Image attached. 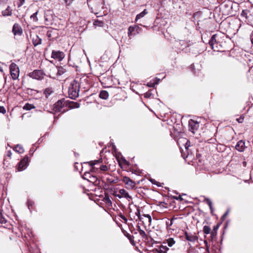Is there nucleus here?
Segmentation results:
<instances>
[{
  "label": "nucleus",
  "instance_id": "obj_31",
  "mask_svg": "<svg viewBox=\"0 0 253 253\" xmlns=\"http://www.w3.org/2000/svg\"><path fill=\"white\" fill-rule=\"evenodd\" d=\"M159 81H160V80L156 78L155 79V83L150 82L147 83V85L149 87H154L155 84H158Z\"/></svg>",
  "mask_w": 253,
  "mask_h": 253
},
{
  "label": "nucleus",
  "instance_id": "obj_10",
  "mask_svg": "<svg viewBox=\"0 0 253 253\" xmlns=\"http://www.w3.org/2000/svg\"><path fill=\"white\" fill-rule=\"evenodd\" d=\"M116 197L121 199L122 198H126L129 200L131 199L128 192L124 189H121L119 191V193L115 195Z\"/></svg>",
  "mask_w": 253,
  "mask_h": 253
},
{
  "label": "nucleus",
  "instance_id": "obj_39",
  "mask_svg": "<svg viewBox=\"0 0 253 253\" xmlns=\"http://www.w3.org/2000/svg\"><path fill=\"white\" fill-rule=\"evenodd\" d=\"M135 214L138 216V218L140 220L142 219V217L141 216V215H140V210L139 209H137V211L135 212Z\"/></svg>",
  "mask_w": 253,
  "mask_h": 253
},
{
  "label": "nucleus",
  "instance_id": "obj_50",
  "mask_svg": "<svg viewBox=\"0 0 253 253\" xmlns=\"http://www.w3.org/2000/svg\"><path fill=\"white\" fill-rule=\"evenodd\" d=\"M46 35L48 37V38H50L51 37V33L49 32V31H47V34H46Z\"/></svg>",
  "mask_w": 253,
  "mask_h": 253
},
{
  "label": "nucleus",
  "instance_id": "obj_44",
  "mask_svg": "<svg viewBox=\"0 0 253 253\" xmlns=\"http://www.w3.org/2000/svg\"><path fill=\"white\" fill-rule=\"evenodd\" d=\"M229 213V210L227 211L225 213L222 215L221 219L222 220H224V219L226 218V216L228 215Z\"/></svg>",
  "mask_w": 253,
  "mask_h": 253
},
{
  "label": "nucleus",
  "instance_id": "obj_15",
  "mask_svg": "<svg viewBox=\"0 0 253 253\" xmlns=\"http://www.w3.org/2000/svg\"><path fill=\"white\" fill-rule=\"evenodd\" d=\"M12 32L14 35H21L22 29L19 24L15 23L12 28Z\"/></svg>",
  "mask_w": 253,
  "mask_h": 253
},
{
  "label": "nucleus",
  "instance_id": "obj_53",
  "mask_svg": "<svg viewBox=\"0 0 253 253\" xmlns=\"http://www.w3.org/2000/svg\"><path fill=\"white\" fill-rule=\"evenodd\" d=\"M30 151H33V152L35 151V150H34L33 149H31L30 150Z\"/></svg>",
  "mask_w": 253,
  "mask_h": 253
},
{
  "label": "nucleus",
  "instance_id": "obj_6",
  "mask_svg": "<svg viewBox=\"0 0 253 253\" xmlns=\"http://www.w3.org/2000/svg\"><path fill=\"white\" fill-rule=\"evenodd\" d=\"M80 106V104L76 102L66 101L64 102V112L69 109L78 108Z\"/></svg>",
  "mask_w": 253,
  "mask_h": 253
},
{
  "label": "nucleus",
  "instance_id": "obj_45",
  "mask_svg": "<svg viewBox=\"0 0 253 253\" xmlns=\"http://www.w3.org/2000/svg\"><path fill=\"white\" fill-rule=\"evenodd\" d=\"M6 112V110L3 107L0 106V113L4 114Z\"/></svg>",
  "mask_w": 253,
  "mask_h": 253
},
{
  "label": "nucleus",
  "instance_id": "obj_46",
  "mask_svg": "<svg viewBox=\"0 0 253 253\" xmlns=\"http://www.w3.org/2000/svg\"><path fill=\"white\" fill-rule=\"evenodd\" d=\"M236 120L240 123H241L243 122L244 121V118L242 117H240V118H237L236 119Z\"/></svg>",
  "mask_w": 253,
  "mask_h": 253
},
{
  "label": "nucleus",
  "instance_id": "obj_16",
  "mask_svg": "<svg viewBox=\"0 0 253 253\" xmlns=\"http://www.w3.org/2000/svg\"><path fill=\"white\" fill-rule=\"evenodd\" d=\"M51 57L60 61L63 58V53L60 51L53 50L51 54Z\"/></svg>",
  "mask_w": 253,
  "mask_h": 253
},
{
  "label": "nucleus",
  "instance_id": "obj_22",
  "mask_svg": "<svg viewBox=\"0 0 253 253\" xmlns=\"http://www.w3.org/2000/svg\"><path fill=\"white\" fill-rule=\"evenodd\" d=\"M108 95V92L106 90H102L99 93V97L103 99H107Z\"/></svg>",
  "mask_w": 253,
  "mask_h": 253
},
{
  "label": "nucleus",
  "instance_id": "obj_26",
  "mask_svg": "<svg viewBox=\"0 0 253 253\" xmlns=\"http://www.w3.org/2000/svg\"><path fill=\"white\" fill-rule=\"evenodd\" d=\"M88 181L94 184H98L99 183V180L97 177L94 174L90 177L88 180Z\"/></svg>",
  "mask_w": 253,
  "mask_h": 253
},
{
  "label": "nucleus",
  "instance_id": "obj_52",
  "mask_svg": "<svg viewBox=\"0 0 253 253\" xmlns=\"http://www.w3.org/2000/svg\"><path fill=\"white\" fill-rule=\"evenodd\" d=\"M11 152L9 151H8L7 152V156L10 157L11 156Z\"/></svg>",
  "mask_w": 253,
  "mask_h": 253
},
{
  "label": "nucleus",
  "instance_id": "obj_43",
  "mask_svg": "<svg viewBox=\"0 0 253 253\" xmlns=\"http://www.w3.org/2000/svg\"><path fill=\"white\" fill-rule=\"evenodd\" d=\"M204 244H205L206 245V251L208 252H209V246L208 245V242L207 241L205 240L204 241Z\"/></svg>",
  "mask_w": 253,
  "mask_h": 253
},
{
  "label": "nucleus",
  "instance_id": "obj_3",
  "mask_svg": "<svg viewBox=\"0 0 253 253\" xmlns=\"http://www.w3.org/2000/svg\"><path fill=\"white\" fill-rule=\"evenodd\" d=\"M63 68L62 66H56L52 69L51 75L49 77L59 81H62L63 80Z\"/></svg>",
  "mask_w": 253,
  "mask_h": 253
},
{
  "label": "nucleus",
  "instance_id": "obj_32",
  "mask_svg": "<svg viewBox=\"0 0 253 253\" xmlns=\"http://www.w3.org/2000/svg\"><path fill=\"white\" fill-rule=\"evenodd\" d=\"M93 25L95 26L102 27L103 26L104 23L102 21L95 20L93 22Z\"/></svg>",
  "mask_w": 253,
  "mask_h": 253
},
{
  "label": "nucleus",
  "instance_id": "obj_14",
  "mask_svg": "<svg viewBox=\"0 0 253 253\" xmlns=\"http://www.w3.org/2000/svg\"><path fill=\"white\" fill-rule=\"evenodd\" d=\"M216 37L217 35L214 34L212 36L211 38V40L209 41V44L211 46V48L214 50H218L217 49V42L216 41Z\"/></svg>",
  "mask_w": 253,
  "mask_h": 253
},
{
  "label": "nucleus",
  "instance_id": "obj_54",
  "mask_svg": "<svg viewBox=\"0 0 253 253\" xmlns=\"http://www.w3.org/2000/svg\"><path fill=\"white\" fill-rule=\"evenodd\" d=\"M62 89H63V83H62Z\"/></svg>",
  "mask_w": 253,
  "mask_h": 253
},
{
  "label": "nucleus",
  "instance_id": "obj_21",
  "mask_svg": "<svg viewBox=\"0 0 253 253\" xmlns=\"http://www.w3.org/2000/svg\"><path fill=\"white\" fill-rule=\"evenodd\" d=\"M12 10L11 9L9 6H8L7 8L2 11V14L4 16H11L12 15Z\"/></svg>",
  "mask_w": 253,
  "mask_h": 253
},
{
  "label": "nucleus",
  "instance_id": "obj_40",
  "mask_svg": "<svg viewBox=\"0 0 253 253\" xmlns=\"http://www.w3.org/2000/svg\"><path fill=\"white\" fill-rule=\"evenodd\" d=\"M19 2L17 3L18 7H21L25 2V0H19Z\"/></svg>",
  "mask_w": 253,
  "mask_h": 253
},
{
  "label": "nucleus",
  "instance_id": "obj_9",
  "mask_svg": "<svg viewBox=\"0 0 253 253\" xmlns=\"http://www.w3.org/2000/svg\"><path fill=\"white\" fill-rule=\"evenodd\" d=\"M123 182L126 185V188L129 189H132L135 187L136 183L128 177L125 176L123 178Z\"/></svg>",
  "mask_w": 253,
  "mask_h": 253
},
{
  "label": "nucleus",
  "instance_id": "obj_28",
  "mask_svg": "<svg viewBox=\"0 0 253 253\" xmlns=\"http://www.w3.org/2000/svg\"><path fill=\"white\" fill-rule=\"evenodd\" d=\"M14 150L19 153H23L24 152L23 148L20 145H17V146L15 147Z\"/></svg>",
  "mask_w": 253,
  "mask_h": 253
},
{
  "label": "nucleus",
  "instance_id": "obj_41",
  "mask_svg": "<svg viewBox=\"0 0 253 253\" xmlns=\"http://www.w3.org/2000/svg\"><path fill=\"white\" fill-rule=\"evenodd\" d=\"M74 0H64V2L66 3V5H70Z\"/></svg>",
  "mask_w": 253,
  "mask_h": 253
},
{
  "label": "nucleus",
  "instance_id": "obj_4",
  "mask_svg": "<svg viewBox=\"0 0 253 253\" xmlns=\"http://www.w3.org/2000/svg\"><path fill=\"white\" fill-rule=\"evenodd\" d=\"M9 69L12 79L13 80L18 79L20 73L18 66L15 63H12L9 66Z\"/></svg>",
  "mask_w": 253,
  "mask_h": 253
},
{
  "label": "nucleus",
  "instance_id": "obj_19",
  "mask_svg": "<svg viewBox=\"0 0 253 253\" xmlns=\"http://www.w3.org/2000/svg\"><path fill=\"white\" fill-rule=\"evenodd\" d=\"M42 39L38 35L34 36L32 39L33 44L36 46L42 43Z\"/></svg>",
  "mask_w": 253,
  "mask_h": 253
},
{
  "label": "nucleus",
  "instance_id": "obj_12",
  "mask_svg": "<svg viewBox=\"0 0 253 253\" xmlns=\"http://www.w3.org/2000/svg\"><path fill=\"white\" fill-rule=\"evenodd\" d=\"M189 130L194 133L195 131L198 129L199 124L197 122L190 120L189 121Z\"/></svg>",
  "mask_w": 253,
  "mask_h": 253
},
{
  "label": "nucleus",
  "instance_id": "obj_51",
  "mask_svg": "<svg viewBox=\"0 0 253 253\" xmlns=\"http://www.w3.org/2000/svg\"><path fill=\"white\" fill-rule=\"evenodd\" d=\"M243 167H245L247 166V162L246 161H244L242 163Z\"/></svg>",
  "mask_w": 253,
  "mask_h": 253
},
{
  "label": "nucleus",
  "instance_id": "obj_8",
  "mask_svg": "<svg viewBox=\"0 0 253 253\" xmlns=\"http://www.w3.org/2000/svg\"><path fill=\"white\" fill-rule=\"evenodd\" d=\"M29 158L25 156L23 158L18 164V169L19 171H22L25 169L28 165Z\"/></svg>",
  "mask_w": 253,
  "mask_h": 253
},
{
  "label": "nucleus",
  "instance_id": "obj_24",
  "mask_svg": "<svg viewBox=\"0 0 253 253\" xmlns=\"http://www.w3.org/2000/svg\"><path fill=\"white\" fill-rule=\"evenodd\" d=\"M166 243L169 247H172L175 243V241L172 238H169L166 240Z\"/></svg>",
  "mask_w": 253,
  "mask_h": 253
},
{
  "label": "nucleus",
  "instance_id": "obj_11",
  "mask_svg": "<svg viewBox=\"0 0 253 253\" xmlns=\"http://www.w3.org/2000/svg\"><path fill=\"white\" fill-rule=\"evenodd\" d=\"M176 219H177V218L175 217V216H173L171 219H169L168 218H163V220H164L165 221L166 229L168 231H169V230L172 229L171 227L174 223L175 220H176Z\"/></svg>",
  "mask_w": 253,
  "mask_h": 253
},
{
  "label": "nucleus",
  "instance_id": "obj_1",
  "mask_svg": "<svg viewBox=\"0 0 253 253\" xmlns=\"http://www.w3.org/2000/svg\"><path fill=\"white\" fill-rule=\"evenodd\" d=\"M102 162V159L97 160L91 161L88 162L84 163V164H89L90 166V170L88 171H85L83 175V178L84 179L88 180L94 175V172L97 170L98 168L95 167V165H99Z\"/></svg>",
  "mask_w": 253,
  "mask_h": 253
},
{
  "label": "nucleus",
  "instance_id": "obj_5",
  "mask_svg": "<svg viewBox=\"0 0 253 253\" xmlns=\"http://www.w3.org/2000/svg\"><path fill=\"white\" fill-rule=\"evenodd\" d=\"M29 76L34 79L42 80L44 76V73L40 70H35L28 74Z\"/></svg>",
  "mask_w": 253,
  "mask_h": 253
},
{
  "label": "nucleus",
  "instance_id": "obj_17",
  "mask_svg": "<svg viewBox=\"0 0 253 253\" xmlns=\"http://www.w3.org/2000/svg\"><path fill=\"white\" fill-rule=\"evenodd\" d=\"M235 148L239 152H243L246 148L245 142L242 140L239 141L235 146Z\"/></svg>",
  "mask_w": 253,
  "mask_h": 253
},
{
  "label": "nucleus",
  "instance_id": "obj_27",
  "mask_svg": "<svg viewBox=\"0 0 253 253\" xmlns=\"http://www.w3.org/2000/svg\"><path fill=\"white\" fill-rule=\"evenodd\" d=\"M205 201L206 202L207 204L209 205L211 212H212L213 211V208L212 207L211 201L210 199L206 198Z\"/></svg>",
  "mask_w": 253,
  "mask_h": 253
},
{
  "label": "nucleus",
  "instance_id": "obj_38",
  "mask_svg": "<svg viewBox=\"0 0 253 253\" xmlns=\"http://www.w3.org/2000/svg\"><path fill=\"white\" fill-rule=\"evenodd\" d=\"M143 216L146 218L148 222L150 224L152 221L151 216L149 214H143Z\"/></svg>",
  "mask_w": 253,
  "mask_h": 253
},
{
  "label": "nucleus",
  "instance_id": "obj_47",
  "mask_svg": "<svg viewBox=\"0 0 253 253\" xmlns=\"http://www.w3.org/2000/svg\"><path fill=\"white\" fill-rule=\"evenodd\" d=\"M250 39H251V41L252 44H253V31H252V32L251 34Z\"/></svg>",
  "mask_w": 253,
  "mask_h": 253
},
{
  "label": "nucleus",
  "instance_id": "obj_13",
  "mask_svg": "<svg viewBox=\"0 0 253 253\" xmlns=\"http://www.w3.org/2000/svg\"><path fill=\"white\" fill-rule=\"evenodd\" d=\"M184 237L187 241L193 243L195 242L198 239V237L195 233H189L187 232H185Z\"/></svg>",
  "mask_w": 253,
  "mask_h": 253
},
{
  "label": "nucleus",
  "instance_id": "obj_34",
  "mask_svg": "<svg viewBox=\"0 0 253 253\" xmlns=\"http://www.w3.org/2000/svg\"><path fill=\"white\" fill-rule=\"evenodd\" d=\"M38 11H36L33 14H32L30 16L31 19H32L34 21L36 22L38 21V19L37 18V14H38Z\"/></svg>",
  "mask_w": 253,
  "mask_h": 253
},
{
  "label": "nucleus",
  "instance_id": "obj_18",
  "mask_svg": "<svg viewBox=\"0 0 253 253\" xmlns=\"http://www.w3.org/2000/svg\"><path fill=\"white\" fill-rule=\"evenodd\" d=\"M62 100H58L55 104L54 110L55 112H62Z\"/></svg>",
  "mask_w": 253,
  "mask_h": 253
},
{
  "label": "nucleus",
  "instance_id": "obj_7",
  "mask_svg": "<svg viewBox=\"0 0 253 253\" xmlns=\"http://www.w3.org/2000/svg\"><path fill=\"white\" fill-rule=\"evenodd\" d=\"M141 30V28L138 25H134L133 26H130L128 29V36L131 38L132 36L135 35L140 33Z\"/></svg>",
  "mask_w": 253,
  "mask_h": 253
},
{
  "label": "nucleus",
  "instance_id": "obj_33",
  "mask_svg": "<svg viewBox=\"0 0 253 253\" xmlns=\"http://www.w3.org/2000/svg\"><path fill=\"white\" fill-rule=\"evenodd\" d=\"M211 231V228L208 226H204L203 228V232L206 234H209Z\"/></svg>",
  "mask_w": 253,
  "mask_h": 253
},
{
  "label": "nucleus",
  "instance_id": "obj_42",
  "mask_svg": "<svg viewBox=\"0 0 253 253\" xmlns=\"http://www.w3.org/2000/svg\"><path fill=\"white\" fill-rule=\"evenodd\" d=\"M34 204V202L31 200H28L27 202V205L29 209H30V207H32Z\"/></svg>",
  "mask_w": 253,
  "mask_h": 253
},
{
  "label": "nucleus",
  "instance_id": "obj_55",
  "mask_svg": "<svg viewBox=\"0 0 253 253\" xmlns=\"http://www.w3.org/2000/svg\"><path fill=\"white\" fill-rule=\"evenodd\" d=\"M0 71H2V70H1V69H0Z\"/></svg>",
  "mask_w": 253,
  "mask_h": 253
},
{
  "label": "nucleus",
  "instance_id": "obj_49",
  "mask_svg": "<svg viewBox=\"0 0 253 253\" xmlns=\"http://www.w3.org/2000/svg\"><path fill=\"white\" fill-rule=\"evenodd\" d=\"M247 14L246 12L243 10L241 13V15L247 17Z\"/></svg>",
  "mask_w": 253,
  "mask_h": 253
},
{
  "label": "nucleus",
  "instance_id": "obj_37",
  "mask_svg": "<svg viewBox=\"0 0 253 253\" xmlns=\"http://www.w3.org/2000/svg\"><path fill=\"white\" fill-rule=\"evenodd\" d=\"M99 169L103 171H107L108 169V167L106 165H100L99 167Z\"/></svg>",
  "mask_w": 253,
  "mask_h": 253
},
{
  "label": "nucleus",
  "instance_id": "obj_30",
  "mask_svg": "<svg viewBox=\"0 0 253 253\" xmlns=\"http://www.w3.org/2000/svg\"><path fill=\"white\" fill-rule=\"evenodd\" d=\"M0 223L3 224L4 227L7 228V221L5 218L1 216L0 217Z\"/></svg>",
  "mask_w": 253,
  "mask_h": 253
},
{
  "label": "nucleus",
  "instance_id": "obj_23",
  "mask_svg": "<svg viewBox=\"0 0 253 253\" xmlns=\"http://www.w3.org/2000/svg\"><path fill=\"white\" fill-rule=\"evenodd\" d=\"M148 13V12L146 9H144L142 12L140 13L137 14L136 16L135 21H137L138 19L143 17L145 15Z\"/></svg>",
  "mask_w": 253,
  "mask_h": 253
},
{
  "label": "nucleus",
  "instance_id": "obj_35",
  "mask_svg": "<svg viewBox=\"0 0 253 253\" xmlns=\"http://www.w3.org/2000/svg\"><path fill=\"white\" fill-rule=\"evenodd\" d=\"M138 232H139V233L140 235L142 237H145L146 236V233L144 232V231L142 230L140 228V227L139 226H138Z\"/></svg>",
  "mask_w": 253,
  "mask_h": 253
},
{
  "label": "nucleus",
  "instance_id": "obj_29",
  "mask_svg": "<svg viewBox=\"0 0 253 253\" xmlns=\"http://www.w3.org/2000/svg\"><path fill=\"white\" fill-rule=\"evenodd\" d=\"M35 107L33 104L26 103L23 107V109L26 110H30L32 109L35 108Z\"/></svg>",
  "mask_w": 253,
  "mask_h": 253
},
{
  "label": "nucleus",
  "instance_id": "obj_36",
  "mask_svg": "<svg viewBox=\"0 0 253 253\" xmlns=\"http://www.w3.org/2000/svg\"><path fill=\"white\" fill-rule=\"evenodd\" d=\"M104 201L108 205H111L112 204V201L109 198V196L107 195H105L104 198Z\"/></svg>",
  "mask_w": 253,
  "mask_h": 253
},
{
  "label": "nucleus",
  "instance_id": "obj_2",
  "mask_svg": "<svg viewBox=\"0 0 253 253\" xmlns=\"http://www.w3.org/2000/svg\"><path fill=\"white\" fill-rule=\"evenodd\" d=\"M80 91V86L79 83L73 81L70 84L69 87L68 93L70 98L72 99H75L79 96Z\"/></svg>",
  "mask_w": 253,
  "mask_h": 253
},
{
  "label": "nucleus",
  "instance_id": "obj_20",
  "mask_svg": "<svg viewBox=\"0 0 253 253\" xmlns=\"http://www.w3.org/2000/svg\"><path fill=\"white\" fill-rule=\"evenodd\" d=\"M169 249L166 246L161 245L158 249H156L157 253H167Z\"/></svg>",
  "mask_w": 253,
  "mask_h": 253
},
{
  "label": "nucleus",
  "instance_id": "obj_25",
  "mask_svg": "<svg viewBox=\"0 0 253 253\" xmlns=\"http://www.w3.org/2000/svg\"><path fill=\"white\" fill-rule=\"evenodd\" d=\"M44 93L46 97H48L50 94L53 93V89L52 88L47 87L45 89Z\"/></svg>",
  "mask_w": 253,
  "mask_h": 253
},
{
  "label": "nucleus",
  "instance_id": "obj_48",
  "mask_svg": "<svg viewBox=\"0 0 253 253\" xmlns=\"http://www.w3.org/2000/svg\"><path fill=\"white\" fill-rule=\"evenodd\" d=\"M151 95V93L150 92H146L145 94H144V97L145 98H148Z\"/></svg>",
  "mask_w": 253,
  "mask_h": 253
}]
</instances>
